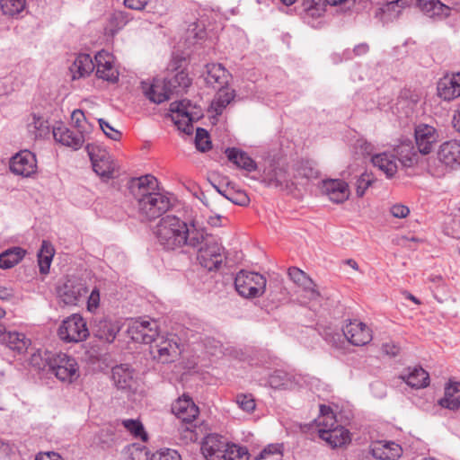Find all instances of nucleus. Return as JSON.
I'll return each instance as SVG.
<instances>
[{
    "instance_id": "1",
    "label": "nucleus",
    "mask_w": 460,
    "mask_h": 460,
    "mask_svg": "<svg viewBox=\"0 0 460 460\" xmlns=\"http://www.w3.org/2000/svg\"><path fill=\"white\" fill-rule=\"evenodd\" d=\"M129 190L137 202L139 215L146 220L151 221L161 217L171 207L169 197L159 190L158 181L152 175L132 179Z\"/></svg>"
},
{
    "instance_id": "2",
    "label": "nucleus",
    "mask_w": 460,
    "mask_h": 460,
    "mask_svg": "<svg viewBox=\"0 0 460 460\" xmlns=\"http://www.w3.org/2000/svg\"><path fill=\"white\" fill-rule=\"evenodd\" d=\"M192 231L180 217L167 215L160 219L154 233L163 249L177 251L184 246L190 247Z\"/></svg>"
},
{
    "instance_id": "3",
    "label": "nucleus",
    "mask_w": 460,
    "mask_h": 460,
    "mask_svg": "<svg viewBox=\"0 0 460 460\" xmlns=\"http://www.w3.org/2000/svg\"><path fill=\"white\" fill-rule=\"evenodd\" d=\"M190 247L197 250L199 264L208 270H217L224 261V248L217 240L203 229L193 228Z\"/></svg>"
},
{
    "instance_id": "4",
    "label": "nucleus",
    "mask_w": 460,
    "mask_h": 460,
    "mask_svg": "<svg viewBox=\"0 0 460 460\" xmlns=\"http://www.w3.org/2000/svg\"><path fill=\"white\" fill-rule=\"evenodd\" d=\"M201 451L207 460H249L246 447L230 444L225 438L211 434L201 445Z\"/></svg>"
},
{
    "instance_id": "5",
    "label": "nucleus",
    "mask_w": 460,
    "mask_h": 460,
    "mask_svg": "<svg viewBox=\"0 0 460 460\" xmlns=\"http://www.w3.org/2000/svg\"><path fill=\"white\" fill-rule=\"evenodd\" d=\"M48 371L61 382L73 383L79 377V367L75 358L66 353H52L46 357Z\"/></svg>"
},
{
    "instance_id": "6",
    "label": "nucleus",
    "mask_w": 460,
    "mask_h": 460,
    "mask_svg": "<svg viewBox=\"0 0 460 460\" xmlns=\"http://www.w3.org/2000/svg\"><path fill=\"white\" fill-rule=\"evenodd\" d=\"M266 278L257 272L240 270L234 279L235 289L245 298L261 296L266 289Z\"/></svg>"
},
{
    "instance_id": "7",
    "label": "nucleus",
    "mask_w": 460,
    "mask_h": 460,
    "mask_svg": "<svg viewBox=\"0 0 460 460\" xmlns=\"http://www.w3.org/2000/svg\"><path fill=\"white\" fill-rule=\"evenodd\" d=\"M58 335L67 343H78L86 340L89 330L85 320L78 314L66 317L58 327Z\"/></svg>"
},
{
    "instance_id": "8",
    "label": "nucleus",
    "mask_w": 460,
    "mask_h": 460,
    "mask_svg": "<svg viewBox=\"0 0 460 460\" xmlns=\"http://www.w3.org/2000/svg\"><path fill=\"white\" fill-rule=\"evenodd\" d=\"M196 109V105L187 99L173 102L170 104L172 120L179 129L188 135L193 133L191 122L199 117V112L195 111Z\"/></svg>"
},
{
    "instance_id": "9",
    "label": "nucleus",
    "mask_w": 460,
    "mask_h": 460,
    "mask_svg": "<svg viewBox=\"0 0 460 460\" xmlns=\"http://www.w3.org/2000/svg\"><path fill=\"white\" fill-rule=\"evenodd\" d=\"M159 326L155 320L150 318H137L133 320L128 332L131 339L137 342L152 344L159 335Z\"/></svg>"
},
{
    "instance_id": "10",
    "label": "nucleus",
    "mask_w": 460,
    "mask_h": 460,
    "mask_svg": "<svg viewBox=\"0 0 460 460\" xmlns=\"http://www.w3.org/2000/svg\"><path fill=\"white\" fill-rule=\"evenodd\" d=\"M86 151L93 171L102 178H112L115 165L111 155L105 149L93 144H87Z\"/></svg>"
},
{
    "instance_id": "11",
    "label": "nucleus",
    "mask_w": 460,
    "mask_h": 460,
    "mask_svg": "<svg viewBox=\"0 0 460 460\" xmlns=\"http://www.w3.org/2000/svg\"><path fill=\"white\" fill-rule=\"evenodd\" d=\"M414 137L418 151L420 154L426 155L434 150L441 136L435 127L426 123H420L414 128Z\"/></svg>"
},
{
    "instance_id": "12",
    "label": "nucleus",
    "mask_w": 460,
    "mask_h": 460,
    "mask_svg": "<svg viewBox=\"0 0 460 460\" xmlns=\"http://www.w3.org/2000/svg\"><path fill=\"white\" fill-rule=\"evenodd\" d=\"M150 354L154 359L164 364L173 361L179 354V346L175 337L158 335L155 341L150 344Z\"/></svg>"
},
{
    "instance_id": "13",
    "label": "nucleus",
    "mask_w": 460,
    "mask_h": 460,
    "mask_svg": "<svg viewBox=\"0 0 460 460\" xmlns=\"http://www.w3.org/2000/svg\"><path fill=\"white\" fill-rule=\"evenodd\" d=\"M213 188L226 199L238 206H247L250 202L248 195L242 190H236L234 184L227 177L209 179Z\"/></svg>"
},
{
    "instance_id": "14",
    "label": "nucleus",
    "mask_w": 460,
    "mask_h": 460,
    "mask_svg": "<svg viewBox=\"0 0 460 460\" xmlns=\"http://www.w3.org/2000/svg\"><path fill=\"white\" fill-rule=\"evenodd\" d=\"M9 168L15 175L31 177L37 172L36 156L29 150L20 151L10 159Z\"/></svg>"
},
{
    "instance_id": "15",
    "label": "nucleus",
    "mask_w": 460,
    "mask_h": 460,
    "mask_svg": "<svg viewBox=\"0 0 460 460\" xmlns=\"http://www.w3.org/2000/svg\"><path fill=\"white\" fill-rule=\"evenodd\" d=\"M111 380L117 389L132 392L137 387V376L128 364L116 365L111 368Z\"/></svg>"
},
{
    "instance_id": "16",
    "label": "nucleus",
    "mask_w": 460,
    "mask_h": 460,
    "mask_svg": "<svg viewBox=\"0 0 460 460\" xmlns=\"http://www.w3.org/2000/svg\"><path fill=\"white\" fill-rule=\"evenodd\" d=\"M342 332L349 342L355 346H363L372 340L369 328L358 320L349 321L342 328Z\"/></svg>"
},
{
    "instance_id": "17",
    "label": "nucleus",
    "mask_w": 460,
    "mask_h": 460,
    "mask_svg": "<svg viewBox=\"0 0 460 460\" xmlns=\"http://www.w3.org/2000/svg\"><path fill=\"white\" fill-rule=\"evenodd\" d=\"M288 274L290 279L302 288L305 297L314 301L321 296L315 283L305 272L296 267H291Z\"/></svg>"
},
{
    "instance_id": "18",
    "label": "nucleus",
    "mask_w": 460,
    "mask_h": 460,
    "mask_svg": "<svg viewBox=\"0 0 460 460\" xmlns=\"http://www.w3.org/2000/svg\"><path fill=\"white\" fill-rule=\"evenodd\" d=\"M96 75L108 82L115 83L119 79V72L113 66V57L106 52L100 51L95 56Z\"/></svg>"
},
{
    "instance_id": "19",
    "label": "nucleus",
    "mask_w": 460,
    "mask_h": 460,
    "mask_svg": "<svg viewBox=\"0 0 460 460\" xmlns=\"http://www.w3.org/2000/svg\"><path fill=\"white\" fill-rule=\"evenodd\" d=\"M438 94L445 101H452L460 96V72L447 74L438 82Z\"/></svg>"
},
{
    "instance_id": "20",
    "label": "nucleus",
    "mask_w": 460,
    "mask_h": 460,
    "mask_svg": "<svg viewBox=\"0 0 460 460\" xmlns=\"http://www.w3.org/2000/svg\"><path fill=\"white\" fill-rule=\"evenodd\" d=\"M438 160L451 169L460 166V140L453 139L441 144L438 152Z\"/></svg>"
},
{
    "instance_id": "21",
    "label": "nucleus",
    "mask_w": 460,
    "mask_h": 460,
    "mask_svg": "<svg viewBox=\"0 0 460 460\" xmlns=\"http://www.w3.org/2000/svg\"><path fill=\"white\" fill-rule=\"evenodd\" d=\"M86 293L87 288L83 283L72 280H67L58 289V297L66 305H75Z\"/></svg>"
},
{
    "instance_id": "22",
    "label": "nucleus",
    "mask_w": 460,
    "mask_h": 460,
    "mask_svg": "<svg viewBox=\"0 0 460 460\" xmlns=\"http://www.w3.org/2000/svg\"><path fill=\"white\" fill-rule=\"evenodd\" d=\"M203 75L207 84L218 88L227 86L232 78L231 74L218 63L207 64Z\"/></svg>"
},
{
    "instance_id": "23",
    "label": "nucleus",
    "mask_w": 460,
    "mask_h": 460,
    "mask_svg": "<svg viewBox=\"0 0 460 460\" xmlns=\"http://www.w3.org/2000/svg\"><path fill=\"white\" fill-rule=\"evenodd\" d=\"M322 192L334 203H342L349 199L348 184L342 180H326L323 181Z\"/></svg>"
},
{
    "instance_id": "24",
    "label": "nucleus",
    "mask_w": 460,
    "mask_h": 460,
    "mask_svg": "<svg viewBox=\"0 0 460 460\" xmlns=\"http://www.w3.org/2000/svg\"><path fill=\"white\" fill-rule=\"evenodd\" d=\"M172 411L184 422L193 421L199 415V408L190 397L183 395L172 406Z\"/></svg>"
},
{
    "instance_id": "25",
    "label": "nucleus",
    "mask_w": 460,
    "mask_h": 460,
    "mask_svg": "<svg viewBox=\"0 0 460 460\" xmlns=\"http://www.w3.org/2000/svg\"><path fill=\"white\" fill-rule=\"evenodd\" d=\"M119 330V323L108 318L96 319L93 326L94 337L110 343L115 340Z\"/></svg>"
},
{
    "instance_id": "26",
    "label": "nucleus",
    "mask_w": 460,
    "mask_h": 460,
    "mask_svg": "<svg viewBox=\"0 0 460 460\" xmlns=\"http://www.w3.org/2000/svg\"><path fill=\"white\" fill-rule=\"evenodd\" d=\"M410 4L417 6L430 18L442 19L450 13V8L439 0H410Z\"/></svg>"
},
{
    "instance_id": "27",
    "label": "nucleus",
    "mask_w": 460,
    "mask_h": 460,
    "mask_svg": "<svg viewBox=\"0 0 460 460\" xmlns=\"http://www.w3.org/2000/svg\"><path fill=\"white\" fill-rule=\"evenodd\" d=\"M0 342L18 354L24 353L31 344L29 339L22 332H6L5 328H0Z\"/></svg>"
},
{
    "instance_id": "28",
    "label": "nucleus",
    "mask_w": 460,
    "mask_h": 460,
    "mask_svg": "<svg viewBox=\"0 0 460 460\" xmlns=\"http://www.w3.org/2000/svg\"><path fill=\"white\" fill-rule=\"evenodd\" d=\"M145 95L155 103H162L172 95L164 79L155 78L150 85L143 86Z\"/></svg>"
},
{
    "instance_id": "29",
    "label": "nucleus",
    "mask_w": 460,
    "mask_h": 460,
    "mask_svg": "<svg viewBox=\"0 0 460 460\" xmlns=\"http://www.w3.org/2000/svg\"><path fill=\"white\" fill-rule=\"evenodd\" d=\"M394 155L403 167H412L419 162L420 152L411 141H406L394 148Z\"/></svg>"
},
{
    "instance_id": "30",
    "label": "nucleus",
    "mask_w": 460,
    "mask_h": 460,
    "mask_svg": "<svg viewBox=\"0 0 460 460\" xmlns=\"http://www.w3.org/2000/svg\"><path fill=\"white\" fill-rule=\"evenodd\" d=\"M53 137L57 142L74 150H78L83 146V137H78L75 132L64 125H59L53 128Z\"/></svg>"
},
{
    "instance_id": "31",
    "label": "nucleus",
    "mask_w": 460,
    "mask_h": 460,
    "mask_svg": "<svg viewBox=\"0 0 460 460\" xmlns=\"http://www.w3.org/2000/svg\"><path fill=\"white\" fill-rule=\"evenodd\" d=\"M319 437L332 447H341L350 440L349 430L340 425L332 429L319 430Z\"/></svg>"
},
{
    "instance_id": "32",
    "label": "nucleus",
    "mask_w": 460,
    "mask_h": 460,
    "mask_svg": "<svg viewBox=\"0 0 460 460\" xmlns=\"http://www.w3.org/2000/svg\"><path fill=\"white\" fill-rule=\"evenodd\" d=\"M438 404L448 410H457L460 407V383L450 382L446 385L444 397L438 401Z\"/></svg>"
},
{
    "instance_id": "33",
    "label": "nucleus",
    "mask_w": 460,
    "mask_h": 460,
    "mask_svg": "<svg viewBox=\"0 0 460 460\" xmlns=\"http://www.w3.org/2000/svg\"><path fill=\"white\" fill-rule=\"evenodd\" d=\"M371 162L375 167L382 171L387 178H392L397 172V164L394 154L382 153L372 156Z\"/></svg>"
},
{
    "instance_id": "34",
    "label": "nucleus",
    "mask_w": 460,
    "mask_h": 460,
    "mask_svg": "<svg viewBox=\"0 0 460 460\" xmlns=\"http://www.w3.org/2000/svg\"><path fill=\"white\" fill-rule=\"evenodd\" d=\"M94 67L95 64L89 54H79L70 66V71L73 79H76L90 75Z\"/></svg>"
},
{
    "instance_id": "35",
    "label": "nucleus",
    "mask_w": 460,
    "mask_h": 460,
    "mask_svg": "<svg viewBox=\"0 0 460 460\" xmlns=\"http://www.w3.org/2000/svg\"><path fill=\"white\" fill-rule=\"evenodd\" d=\"M71 121L76 129V135L83 137V144L90 138L93 126L86 119L81 110H75L71 114Z\"/></svg>"
},
{
    "instance_id": "36",
    "label": "nucleus",
    "mask_w": 460,
    "mask_h": 460,
    "mask_svg": "<svg viewBox=\"0 0 460 460\" xmlns=\"http://www.w3.org/2000/svg\"><path fill=\"white\" fill-rule=\"evenodd\" d=\"M226 156L230 162L237 167L244 169L248 172L256 170L255 162L243 151L237 148H227L226 150Z\"/></svg>"
},
{
    "instance_id": "37",
    "label": "nucleus",
    "mask_w": 460,
    "mask_h": 460,
    "mask_svg": "<svg viewBox=\"0 0 460 460\" xmlns=\"http://www.w3.org/2000/svg\"><path fill=\"white\" fill-rule=\"evenodd\" d=\"M402 378L413 388L426 387L429 383V373L421 367L409 368L408 373L402 376Z\"/></svg>"
},
{
    "instance_id": "38",
    "label": "nucleus",
    "mask_w": 460,
    "mask_h": 460,
    "mask_svg": "<svg viewBox=\"0 0 460 460\" xmlns=\"http://www.w3.org/2000/svg\"><path fill=\"white\" fill-rule=\"evenodd\" d=\"M26 251L15 246L0 253V269L7 270L18 264L25 256Z\"/></svg>"
},
{
    "instance_id": "39",
    "label": "nucleus",
    "mask_w": 460,
    "mask_h": 460,
    "mask_svg": "<svg viewBox=\"0 0 460 460\" xmlns=\"http://www.w3.org/2000/svg\"><path fill=\"white\" fill-rule=\"evenodd\" d=\"M234 98V90L228 88L227 86L219 87L211 103V109L217 115H220L224 109L233 101Z\"/></svg>"
},
{
    "instance_id": "40",
    "label": "nucleus",
    "mask_w": 460,
    "mask_h": 460,
    "mask_svg": "<svg viewBox=\"0 0 460 460\" xmlns=\"http://www.w3.org/2000/svg\"><path fill=\"white\" fill-rule=\"evenodd\" d=\"M401 447L399 445L391 442L385 444H376L372 448L373 456L382 460H391L400 456Z\"/></svg>"
},
{
    "instance_id": "41",
    "label": "nucleus",
    "mask_w": 460,
    "mask_h": 460,
    "mask_svg": "<svg viewBox=\"0 0 460 460\" xmlns=\"http://www.w3.org/2000/svg\"><path fill=\"white\" fill-rule=\"evenodd\" d=\"M164 80L172 95L183 92L191 84L190 78L184 71H180L171 78H166Z\"/></svg>"
},
{
    "instance_id": "42",
    "label": "nucleus",
    "mask_w": 460,
    "mask_h": 460,
    "mask_svg": "<svg viewBox=\"0 0 460 460\" xmlns=\"http://www.w3.org/2000/svg\"><path fill=\"white\" fill-rule=\"evenodd\" d=\"M264 181L268 186L270 187H288V180L285 169L275 167L268 172H265Z\"/></svg>"
},
{
    "instance_id": "43",
    "label": "nucleus",
    "mask_w": 460,
    "mask_h": 460,
    "mask_svg": "<svg viewBox=\"0 0 460 460\" xmlns=\"http://www.w3.org/2000/svg\"><path fill=\"white\" fill-rule=\"evenodd\" d=\"M320 412L321 415L316 420L318 431L332 429L336 426H339L337 424L336 418L330 407L321 405Z\"/></svg>"
},
{
    "instance_id": "44",
    "label": "nucleus",
    "mask_w": 460,
    "mask_h": 460,
    "mask_svg": "<svg viewBox=\"0 0 460 460\" xmlns=\"http://www.w3.org/2000/svg\"><path fill=\"white\" fill-rule=\"evenodd\" d=\"M26 5V0H0V7L4 14L15 16L22 12Z\"/></svg>"
},
{
    "instance_id": "45",
    "label": "nucleus",
    "mask_w": 460,
    "mask_h": 460,
    "mask_svg": "<svg viewBox=\"0 0 460 460\" xmlns=\"http://www.w3.org/2000/svg\"><path fill=\"white\" fill-rule=\"evenodd\" d=\"M269 384L272 388H286L291 384V376L283 370H276L269 376Z\"/></svg>"
},
{
    "instance_id": "46",
    "label": "nucleus",
    "mask_w": 460,
    "mask_h": 460,
    "mask_svg": "<svg viewBox=\"0 0 460 460\" xmlns=\"http://www.w3.org/2000/svg\"><path fill=\"white\" fill-rule=\"evenodd\" d=\"M122 425L135 438H141L143 441H146L147 439V434L145 431L144 426L138 420H123Z\"/></svg>"
},
{
    "instance_id": "47",
    "label": "nucleus",
    "mask_w": 460,
    "mask_h": 460,
    "mask_svg": "<svg viewBox=\"0 0 460 460\" xmlns=\"http://www.w3.org/2000/svg\"><path fill=\"white\" fill-rule=\"evenodd\" d=\"M298 176L305 179H315L319 175V171L315 164L311 161H302L296 168Z\"/></svg>"
},
{
    "instance_id": "48",
    "label": "nucleus",
    "mask_w": 460,
    "mask_h": 460,
    "mask_svg": "<svg viewBox=\"0 0 460 460\" xmlns=\"http://www.w3.org/2000/svg\"><path fill=\"white\" fill-rule=\"evenodd\" d=\"M323 9L321 0H303L302 12L311 17H318L322 14Z\"/></svg>"
},
{
    "instance_id": "49",
    "label": "nucleus",
    "mask_w": 460,
    "mask_h": 460,
    "mask_svg": "<svg viewBox=\"0 0 460 460\" xmlns=\"http://www.w3.org/2000/svg\"><path fill=\"white\" fill-rule=\"evenodd\" d=\"M235 402L240 409L245 412H252L255 410V401L252 394H237L235 397Z\"/></svg>"
},
{
    "instance_id": "50",
    "label": "nucleus",
    "mask_w": 460,
    "mask_h": 460,
    "mask_svg": "<svg viewBox=\"0 0 460 460\" xmlns=\"http://www.w3.org/2000/svg\"><path fill=\"white\" fill-rule=\"evenodd\" d=\"M283 445L282 444H270L265 447L260 454L255 457L256 460L268 459L270 456H282Z\"/></svg>"
},
{
    "instance_id": "51",
    "label": "nucleus",
    "mask_w": 460,
    "mask_h": 460,
    "mask_svg": "<svg viewBox=\"0 0 460 460\" xmlns=\"http://www.w3.org/2000/svg\"><path fill=\"white\" fill-rule=\"evenodd\" d=\"M128 460H153V455H149L146 447L134 444L129 448Z\"/></svg>"
},
{
    "instance_id": "52",
    "label": "nucleus",
    "mask_w": 460,
    "mask_h": 460,
    "mask_svg": "<svg viewBox=\"0 0 460 460\" xmlns=\"http://www.w3.org/2000/svg\"><path fill=\"white\" fill-rule=\"evenodd\" d=\"M196 147L201 152H206L211 147L208 132L203 128H198L195 137Z\"/></svg>"
},
{
    "instance_id": "53",
    "label": "nucleus",
    "mask_w": 460,
    "mask_h": 460,
    "mask_svg": "<svg viewBox=\"0 0 460 460\" xmlns=\"http://www.w3.org/2000/svg\"><path fill=\"white\" fill-rule=\"evenodd\" d=\"M29 130L34 133L36 136L41 135L46 129H48L47 121L43 119V118L37 116L35 114L32 115L31 121L28 124Z\"/></svg>"
},
{
    "instance_id": "54",
    "label": "nucleus",
    "mask_w": 460,
    "mask_h": 460,
    "mask_svg": "<svg viewBox=\"0 0 460 460\" xmlns=\"http://www.w3.org/2000/svg\"><path fill=\"white\" fill-rule=\"evenodd\" d=\"M153 460H181V458L177 451L164 448L153 454Z\"/></svg>"
},
{
    "instance_id": "55",
    "label": "nucleus",
    "mask_w": 460,
    "mask_h": 460,
    "mask_svg": "<svg viewBox=\"0 0 460 460\" xmlns=\"http://www.w3.org/2000/svg\"><path fill=\"white\" fill-rule=\"evenodd\" d=\"M98 122L100 128L109 138L112 140H119L120 138L121 133L111 126L109 122L105 121L103 119H99Z\"/></svg>"
},
{
    "instance_id": "56",
    "label": "nucleus",
    "mask_w": 460,
    "mask_h": 460,
    "mask_svg": "<svg viewBox=\"0 0 460 460\" xmlns=\"http://www.w3.org/2000/svg\"><path fill=\"white\" fill-rule=\"evenodd\" d=\"M48 355H52V353L45 351L42 356L40 352L35 353L31 358V364L36 368L47 370L48 365L46 363V357Z\"/></svg>"
},
{
    "instance_id": "57",
    "label": "nucleus",
    "mask_w": 460,
    "mask_h": 460,
    "mask_svg": "<svg viewBox=\"0 0 460 460\" xmlns=\"http://www.w3.org/2000/svg\"><path fill=\"white\" fill-rule=\"evenodd\" d=\"M371 185V179L367 174H361L357 181V195L362 197L367 189Z\"/></svg>"
},
{
    "instance_id": "58",
    "label": "nucleus",
    "mask_w": 460,
    "mask_h": 460,
    "mask_svg": "<svg viewBox=\"0 0 460 460\" xmlns=\"http://www.w3.org/2000/svg\"><path fill=\"white\" fill-rule=\"evenodd\" d=\"M100 305V292L98 288H93L87 300V310L94 312Z\"/></svg>"
},
{
    "instance_id": "59",
    "label": "nucleus",
    "mask_w": 460,
    "mask_h": 460,
    "mask_svg": "<svg viewBox=\"0 0 460 460\" xmlns=\"http://www.w3.org/2000/svg\"><path fill=\"white\" fill-rule=\"evenodd\" d=\"M188 39L201 40L205 36L203 28L197 22L191 23L187 30Z\"/></svg>"
},
{
    "instance_id": "60",
    "label": "nucleus",
    "mask_w": 460,
    "mask_h": 460,
    "mask_svg": "<svg viewBox=\"0 0 460 460\" xmlns=\"http://www.w3.org/2000/svg\"><path fill=\"white\" fill-rule=\"evenodd\" d=\"M16 451L14 444L0 439V457H9Z\"/></svg>"
},
{
    "instance_id": "61",
    "label": "nucleus",
    "mask_w": 460,
    "mask_h": 460,
    "mask_svg": "<svg viewBox=\"0 0 460 460\" xmlns=\"http://www.w3.org/2000/svg\"><path fill=\"white\" fill-rule=\"evenodd\" d=\"M390 212L394 217L404 218L409 215L410 209L402 204H395L391 207Z\"/></svg>"
},
{
    "instance_id": "62",
    "label": "nucleus",
    "mask_w": 460,
    "mask_h": 460,
    "mask_svg": "<svg viewBox=\"0 0 460 460\" xmlns=\"http://www.w3.org/2000/svg\"><path fill=\"white\" fill-rule=\"evenodd\" d=\"M382 351L390 357H395L400 352V348L394 342L384 343L382 346Z\"/></svg>"
},
{
    "instance_id": "63",
    "label": "nucleus",
    "mask_w": 460,
    "mask_h": 460,
    "mask_svg": "<svg viewBox=\"0 0 460 460\" xmlns=\"http://www.w3.org/2000/svg\"><path fill=\"white\" fill-rule=\"evenodd\" d=\"M38 258H39V265H40V272L44 273V274L47 273L49 270V266H50L53 256L38 254Z\"/></svg>"
},
{
    "instance_id": "64",
    "label": "nucleus",
    "mask_w": 460,
    "mask_h": 460,
    "mask_svg": "<svg viewBox=\"0 0 460 460\" xmlns=\"http://www.w3.org/2000/svg\"><path fill=\"white\" fill-rule=\"evenodd\" d=\"M35 460H64L60 455L55 452L40 453Z\"/></svg>"
}]
</instances>
